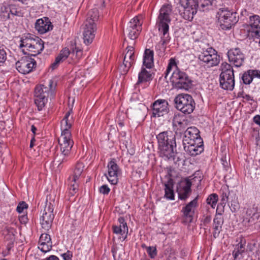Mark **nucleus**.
I'll list each match as a JSON object with an SVG mask.
<instances>
[{
    "label": "nucleus",
    "instance_id": "43",
    "mask_svg": "<svg viewBox=\"0 0 260 260\" xmlns=\"http://www.w3.org/2000/svg\"><path fill=\"white\" fill-rule=\"evenodd\" d=\"M218 200V196L216 193H212L209 196L206 201L208 204L210 205L212 208L214 209Z\"/></svg>",
    "mask_w": 260,
    "mask_h": 260
},
{
    "label": "nucleus",
    "instance_id": "10",
    "mask_svg": "<svg viewBox=\"0 0 260 260\" xmlns=\"http://www.w3.org/2000/svg\"><path fill=\"white\" fill-rule=\"evenodd\" d=\"M198 58L200 61L205 63L208 67L216 66L220 62V56L212 47H208L205 50L203 49Z\"/></svg>",
    "mask_w": 260,
    "mask_h": 260
},
{
    "label": "nucleus",
    "instance_id": "20",
    "mask_svg": "<svg viewBox=\"0 0 260 260\" xmlns=\"http://www.w3.org/2000/svg\"><path fill=\"white\" fill-rule=\"evenodd\" d=\"M254 78L260 79V70L249 69L244 72L240 78V82L246 85H250Z\"/></svg>",
    "mask_w": 260,
    "mask_h": 260
},
{
    "label": "nucleus",
    "instance_id": "60",
    "mask_svg": "<svg viewBox=\"0 0 260 260\" xmlns=\"http://www.w3.org/2000/svg\"><path fill=\"white\" fill-rule=\"evenodd\" d=\"M35 137H34L31 141H30V148H32L34 146V142L35 141Z\"/></svg>",
    "mask_w": 260,
    "mask_h": 260
},
{
    "label": "nucleus",
    "instance_id": "53",
    "mask_svg": "<svg viewBox=\"0 0 260 260\" xmlns=\"http://www.w3.org/2000/svg\"><path fill=\"white\" fill-rule=\"evenodd\" d=\"M110 191V188L107 185H103L99 188V191L100 193L106 195L108 194Z\"/></svg>",
    "mask_w": 260,
    "mask_h": 260
},
{
    "label": "nucleus",
    "instance_id": "55",
    "mask_svg": "<svg viewBox=\"0 0 260 260\" xmlns=\"http://www.w3.org/2000/svg\"><path fill=\"white\" fill-rule=\"evenodd\" d=\"M251 29V36L255 38L260 39V27Z\"/></svg>",
    "mask_w": 260,
    "mask_h": 260
},
{
    "label": "nucleus",
    "instance_id": "62",
    "mask_svg": "<svg viewBox=\"0 0 260 260\" xmlns=\"http://www.w3.org/2000/svg\"><path fill=\"white\" fill-rule=\"evenodd\" d=\"M0 260H7V259L6 258H2V259H1Z\"/></svg>",
    "mask_w": 260,
    "mask_h": 260
},
{
    "label": "nucleus",
    "instance_id": "54",
    "mask_svg": "<svg viewBox=\"0 0 260 260\" xmlns=\"http://www.w3.org/2000/svg\"><path fill=\"white\" fill-rule=\"evenodd\" d=\"M229 194V192L228 191H223L222 192V194L221 196V199L220 202L222 203V204H226V203L228 202Z\"/></svg>",
    "mask_w": 260,
    "mask_h": 260
},
{
    "label": "nucleus",
    "instance_id": "48",
    "mask_svg": "<svg viewBox=\"0 0 260 260\" xmlns=\"http://www.w3.org/2000/svg\"><path fill=\"white\" fill-rule=\"evenodd\" d=\"M6 59V52L4 47L0 45V66L5 62Z\"/></svg>",
    "mask_w": 260,
    "mask_h": 260
},
{
    "label": "nucleus",
    "instance_id": "45",
    "mask_svg": "<svg viewBox=\"0 0 260 260\" xmlns=\"http://www.w3.org/2000/svg\"><path fill=\"white\" fill-rule=\"evenodd\" d=\"M126 52L125 54L124 57L126 59H134L135 60V55L134 54V48L132 46H128L126 48Z\"/></svg>",
    "mask_w": 260,
    "mask_h": 260
},
{
    "label": "nucleus",
    "instance_id": "2",
    "mask_svg": "<svg viewBox=\"0 0 260 260\" xmlns=\"http://www.w3.org/2000/svg\"><path fill=\"white\" fill-rule=\"evenodd\" d=\"M173 72L170 77L172 82L177 88L188 90L192 86V80L183 71L178 69L175 58H171L169 60L167 70L165 72V78L173 70Z\"/></svg>",
    "mask_w": 260,
    "mask_h": 260
},
{
    "label": "nucleus",
    "instance_id": "21",
    "mask_svg": "<svg viewBox=\"0 0 260 260\" xmlns=\"http://www.w3.org/2000/svg\"><path fill=\"white\" fill-rule=\"evenodd\" d=\"M183 145H186L188 142H193L197 139H202L199 130L194 126L188 127L184 132Z\"/></svg>",
    "mask_w": 260,
    "mask_h": 260
},
{
    "label": "nucleus",
    "instance_id": "4",
    "mask_svg": "<svg viewBox=\"0 0 260 260\" xmlns=\"http://www.w3.org/2000/svg\"><path fill=\"white\" fill-rule=\"evenodd\" d=\"M55 86H53V81L49 80L44 84L38 85L35 90V103L39 111L43 110L48 102L49 95L53 97Z\"/></svg>",
    "mask_w": 260,
    "mask_h": 260
},
{
    "label": "nucleus",
    "instance_id": "18",
    "mask_svg": "<svg viewBox=\"0 0 260 260\" xmlns=\"http://www.w3.org/2000/svg\"><path fill=\"white\" fill-rule=\"evenodd\" d=\"M184 150L191 156H196L200 154L204 150L203 141L202 139H199L193 142H188L183 145Z\"/></svg>",
    "mask_w": 260,
    "mask_h": 260
},
{
    "label": "nucleus",
    "instance_id": "46",
    "mask_svg": "<svg viewBox=\"0 0 260 260\" xmlns=\"http://www.w3.org/2000/svg\"><path fill=\"white\" fill-rule=\"evenodd\" d=\"M27 208L28 205L25 202L22 201L18 204L16 210L19 213H24V210H26Z\"/></svg>",
    "mask_w": 260,
    "mask_h": 260
},
{
    "label": "nucleus",
    "instance_id": "16",
    "mask_svg": "<svg viewBox=\"0 0 260 260\" xmlns=\"http://www.w3.org/2000/svg\"><path fill=\"white\" fill-rule=\"evenodd\" d=\"M169 111L168 103L165 100H157L152 106L151 117H158L164 116Z\"/></svg>",
    "mask_w": 260,
    "mask_h": 260
},
{
    "label": "nucleus",
    "instance_id": "9",
    "mask_svg": "<svg viewBox=\"0 0 260 260\" xmlns=\"http://www.w3.org/2000/svg\"><path fill=\"white\" fill-rule=\"evenodd\" d=\"M217 15L220 27L223 30L230 29L239 20L237 13L229 10L227 8L219 9Z\"/></svg>",
    "mask_w": 260,
    "mask_h": 260
},
{
    "label": "nucleus",
    "instance_id": "44",
    "mask_svg": "<svg viewBox=\"0 0 260 260\" xmlns=\"http://www.w3.org/2000/svg\"><path fill=\"white\" fill-rule=\"evenodd\" d=\"M78 190V185L76 183V181L72 179L70 182V187L69 189V196L70 197L74 196Z\"/></svg>",
    "mask_w": 260,
    "mask_h": 260
},
{
    "label": "nucleus",
    "instance_id": "49",
    "mask_svg": "<svg viewBox=\"0 0 260 260\" xmlns=\"http://www.w3.org/2000/svg\"><path fill=\"white\" fill-rule=\"evenodd\" d=\"M226 204H222V203H220L218 204L216 209V215L218 216H220L222 215L224 211V207Z\"/></svg>",
    "mask_w": 260,
    "mask_h": 260
},
{
    "label": "nucleus",
    "instance_id": "15",
    "mask_svg": "<svg viewBox=\"0 0 260 260\" xmlns=\"http://www.w3.org/2000/svg\"><path fill=\"white\" fill-rule=\"evenodd\" d=\"M108 174L106 175L108 181L113 185H116L118 182V176L121 174V170L114 159L108 162Z\"/></svg>",
    "mask_w": 260,
    "mask_h": 260
},
{
    "label": "nucleus",
    "instance_id": "23",
    "mask_svg": "<svg viewBox=\"0 0 260 260\" xmlns=\"http://www.w3.org/2000/svg\"><path fill=\"white\" fill-rule=\"evenodd\" d=\"M52 246L50 236L47 234H42L39 241L38 248L43 252L49 251Z\"/></svg>",
    "mask_w": 260,
    "mask_h": 260
},
{
    "label": "nucleus",
    "instance_id": "27",
    "mask_svg": "<svg viewBox=\"0 0 260 260\" xmlns=\"http://www.w3.org/2000/svg\"><path fill=\"white\" fill-rule=\"evenodd\" d=\"M54 218L53 213H43L40 218V223L43 229L48 231L51 227L52 223Z\"/></svg>",
    "mask_w": 260,
    "mask_h": 260
},
{
    "label": "nucleus",
    "instance_id": "22",
    "mask_svg": "<svg viewBox=\"0 0 260 260\" xmlns=\"http://www.w3.org/2000/svg\"><path fill=\"white\" fill-rule=\"evenodd\" d=\"M35 28L40 34H44L52 29L53 25L48 18L39 19L35 23Z\"/></svg>",
    "mask_w": 260,
    "mask_h": 260
},
{
    "label": "nucleus",
    "instance_id": "12",
    "mask_svg": "<svg viewBox=\"0 0 260 260\" xmlns=\"http://www.w3.org/2000/svg\"><path fill=\"white\" fill-rule=\"evenodd\" d=\"M212 0H196L197 5H194L193 8L190 10H186L184 19L187 20H192L193 16L197 13L198 9L201 11H205L209 9L211 6Z\"/></svg>",
    "mask_w": 260,
    "mask_h": 260
},
{
    "label": "nucleus",
    "instance_id": "19",
    "mask_svg": "<svg viewBox=\"0 0 260 260\" xmlns=\"http://www.w3.org/2000/svg\"><path fill=\"white\" fill-rule=\"evenodd\" d=\"M198 206V197H196L192 201L188 203L185 207H183L181 212L185 222H191L194 213V210Z\"/></svg>",
    "mask_w": 260,
    "mask_h": 260
},
{
    "label": "nucleus",
    "instance_id": "33",
    "mask_svg": "<svg viewBox=\"0 0 260 260\" xmlns=\"http://www.w3.org/2000/svg\"><path fill=\"white\" fill-rule=\"evenodd\" d=\"M186 121L182 115L180 113L175 114L173 119V126L184 128L186 125Z\"/></svg>",
    "mask_w": 260,
    "mask_h": 260
},
{
    "label": "nucleus",
    "instance_id": "52",
    "mask_svg": "<svg viewBox=\"0 0 260 260\" xmlns=\"http://www.w3.org/2000/svg\"><path fill=\"white\" fill-rule=\"evenodd\" d=\"M61 256L63 260H72L73 252L70 250H67L65 253L61 254Z\"/></svg>",
    "mask_w": 260,
    "mask_h": 260
},
{
    "label": "nucleus",
    "instance_id": "56",
    "mask_svg": "<svg viewBox=\"0 0 260 260\" xmlns=\"http://www.w3.org/2000/svg\"><path fill=\"white\" fill-rule=\"evenodd\" d=\"M19 219L20 222L21 223H23V224L26 223L28 221L27 214H24V215L20 216L19 217Z\"/></svg>",
    "mask_w": 260,
    "mask_h": 260
},
{
    "label": "nucleus",
    "instance_id": "34",
    "mask_svg": "<svg viewBox=\"0 0 260 260\" xmlns=\"http://www.w3.org/2000/svg\"><path fill=\"white\" fill-rule=\"evenodd\" d=\"M179 5L181 7L180 11L182 12L181 15L184 18L186 10H190L191 8H193V5H197V4L196 3V0H181Z\"/></svg>",
    "mask_w": 260,
    "mask_h": 260
},
{
    "label": "nucleus",
    "instance_id": "50",
    "mask_svg": "<svg viewBox=\"0 0 260 260\" xmlns=\"http://www.w3.org/2000/svg\"><path fill=\"white\" fill-rule=\"evenodd\" d=\"M147 252L151 258H154L156 254V249L155 247L149 246L147 248Z\"/></svg>",
    "mask_w": 260,
    "mask_h": 260
},
{
    "label": "nucleus",
    "instance_id": "1",
    "mask_svg": "<svg viewBox=\"0 0 260 260\" xmlns=\"http://www.w3.org/2000/svg\"><path fill=\"white\" fill-rule=\"evenodd\" d=\"M172 7L170 5H163L159 10V14L156 21V26L160 37L158 46L160 49L165 51L167 45L170 42L171 37L169 34V23L171 22L170 14Z\"/></svg>",
    "mask_w": 260,
    "mask_h": 260
},
{
    "label": "nucleus",
    "instance_id": "17",
    "mask_svg": "<svg viewBox=\"0 0 260 260\" xmlns=\"http://www.w3.org/2000/svg\"><path fill=\"white\" fill-rule=\"evenodd\" d=\"M19 12L15 6L4 3L0 6V19L6 21L14 16H18Z\"/></svg>",
    "mask_w": 260,
    "mask_h": 260
},
{
    "label": "nucleus",
    "instance_id": "37",
    "mask_svg": "<svg viewBox=\"0 0 260 260\" xmlns=\"http://www.w3.org/2000/svg\"><path fill=\"white\" fill-rule=\"evenodd\" d=\"M134 62V59H126L125 57H124L123 64L121 65L120 67L121 74L123 75L126 74Z\"/></svg>",
    "mask_w": 260,
    "mask_h": 260
},
{
    "label": "nucleus",
    "instance_id": "30",
    "mask_svg": "<svg viewBox=\"0 0 260 260\" xmlns=\"http://www.w3.org/2000/svg\"><path fill=\"white\" fill-rule=\"evenodd\" d=\"M153 50L149 49L145 50L143 57V65L147 68L150 69L153 66Z\"/></svg>",
    "mask_w": 260,
    "mask_h": 260
},
{
    "label": "nucleus",
    "instance_id": "26",
    "mask_svg": "<svg viewBox=\"0 0 260 260\" xmlns=\"http://www.w3.org/2000/svg\"><path fill=\"white\" fill-rule=\"evenodd\" d=\"M72 110H70L66 113V115L61 122V134H71L70 129L71 128L73 123V118L71 116Z\"/></svg>",
    "mask_w": 260,
    "mask_h": 260
},
{
    "label": "nucleus",
    "instance_id": "25",
    "mask_svg": "<svg viewBox=\"0 0 260 260\" xmlns=\"http://www.w3.org/2000/svg\"><path fill=\"white\" fill-rule=\"evenodd\" d=\"M182 186L181 188L178 189L179 199L181 200H185L189 196L191 192V182L188 179H185L184 181L182 183Z\"/></svg>",
    "mask_w": 260,
    "mask_h": 260
},
{
    "label": "nucleus",
    "instance_id": "59",
    "mask_svg": "<svg viewBox=\"0 0 260 260\" xmlns=\"http://www.w3.org/2000/svg\"><path fill=\"white\" fill-rule=\"evenodd\" d=\"M242 98L244 99H245L247 101H253V97H252L251 96H250L249 94H245L244 95H243L242 96Z\"/></svg>",
    "mask_w": 260,
    "mask_h": 260
},
{
    "label": "nucleus",
    "instance_id": "5",
    "mask_svg": "<svg viewBox=\"0 0 260 260\" xmlns=\"http://www.w3.org/2000/svg\"><path fill=\"white\" fill-rule=\"evenodd\" d=\"M99 19V14L97 8H94L89 11L85 22L83 32L84 42L87 45L91 44L95 37L97 29L96 22Z\"/></svg>",
    "mask_w": 260,
    "mask_h": 260
},
{
    "label": "nucleus",
    "instance_id": "39",
    "mask_svg": "<svg viewBox=\"0 0 260 260\" xmlns=\"http://www.w3.org/2000/svg\"><path fill=\"white\" fill-rule=\"evenodd\" d=\"M15 231L14 228L7 226L3 230V234L7 240L12 241L15 239Z\"/></svg>",
    "mask_w": 260,
    "mask_h": 260
},
{
    "label": "nucleus",
    "instance_id": "24",
    "mask_svg": "<svg viewBox=\"0 0 260 260\" xmlns=\"http://www.w3.org/2000/svg\"><path fill=\"white\" fill-rule=\"evenodd\" d=\"M119 225L112 226L113 232L117 235L122 236L123 240H125L128 233V227L124 218L120 217L118 219Z\"/></svg>",
    "mask_w": 260,
    "mask_h": 260
},
{
    "label": "nucleus",
    "instance_id": "14",
    "mask_svg": "<svg viewBox=\"0 0 260 260\" xmlns=\"http://www.w3.org/2000/svg\"><path fill=\"white\" fill-rule=\"evenodd\" d=\"M35 64L36 61L34 59L26 56L16 63V68L19 73L26 74L32 71Z\"/></svg>",
    "mask_w": 260,
    "mask_h": 260
},
{
    "label": "nucleus",
    "instance_id": "6",
    "mask_svg": "<svg viewBox=\"0 0 260 260\" xmlns=\"http://www.w3.org/2000/svg\"><path fill=\"white\" fill-rule=\"evenodd\" d=\"M58 143L61 153L55 159L59 162L58 167H60L62 164L67 162L72 158L71 149L74 145L72 134H61L58 139Z\"/></svg>",
    "mask_w": 260,
    "mask_h": 260
},
{
    "label": "nucleus",
    "instance_id": "32",
    "mask_svg": "<svg viewBox=\"0 0 260 260\" xmlns=\"http://www.w3.org/2000/svg\"><path fill=\"white\" fill-rule=\"evenodd\" d=\"M152 79L151 74L148 72L145 68H142L141 71L138 75V80L135 86H137L140 83L149 81Z\"/></svg>",
    "mask_w": 260,
    "mask_h": 260
},
{
    "label": "nucleus",
    "instance_id": "29",
    "mask_svg": "<svg viewBox=\"0 0 260 260\" xmlns=\"http://www.w3.org/2000/svg\"><path fill=\"white\" fill-rule=\"evenodd\" d=\"M44 47L43 41L41 39L37 38V41L34 42L32 46L28 49V51L30 52L28 55L36 56L43 51Z\"/></svg>",
    "mask_w": 260,
    "mask_h": 260
},
{
    "label": "nucleus",
    "instance_id": "8",
    "mask_svg": "<svg viewBox=\"0 0 260 260\" xmlns=\"http://www.w3.org/2000/svg\"><path fill=\"white\" fill-rule=\"evenodd\" d=\"M175 108L184 114L193 112L196 103L192 97L188 94H179L174 99Z\"/></svg>",
    "mask_w": 260,
    "mask_h": 260
},
{
    "label": "nucleus",
    "instance_id": "7",
    "mask_svg": "<svg viewBox=\"0 0 260 260\" xmlns=\"http://www.w3.org/2000/svg\"><path fill=\"white\" fill-rule=\"evenodd\" d=\"M221 71L219 76L220 87L227 90L232 91L235 86L234 71L232 66L226 62H222L220 66Z\"/></svg>",
    "mask_w": 260,
    "mask_h": 260
},
{
    "label": "nucleus",
    "instance_id": "61",
    "mask_svg": "<svg viewBox=\"0 0 260 260\" xmlns=\"http://www.w3.org/2000/svg\"><path fill=\"white\" fill-rule=\"evenodd\" d=\"M31 131L32 133L35 135L36 134V132L37 131V128L34 125H32L31 126Z\"/></svg>",
    "mask_w": 260,
    "mask_h": 260
},
{
    "label": "nucleus",
    "instance_id": "3",
    "mask_svg": "<svg viewBox=\"0 0 260 260\" xmlns=\"http://www.w3.org/2000/svg\"><path fill=\"white\" fill-rule=\"evenodd\" d=\"M159 155L170 159L174 156L176 151V138L171 131H165L156 136Z\"/></svg>",
    "mask_w": 260,
    "mask_h": 260
},
{
    "label": "nucleus",
    "instance_id": "51",
    "mask_svg": "<svg viewBox=\"0 0 260 260\" xmlns=\"http://www.w3.org/2000/svg\"><path fill=\"white\" fill-rule=\"evenodd\" d=\"M72 53L73 55L75 54L76 58L77 59H79L81 57V56L82 55L83 51L81 49L75 47L74 49L73 48Z\"/></svg>",
    "mask_w": 260,
    "mask_h": 260
},
{
    "label": "nucleus",
    "instance_id": "31",
    "mask_svg": "<svg viewBox=\"0 0 260 260\" xmlns=\"http://www.w3.org/2000/svg\"><path fill=\"white\" fill-rule=\"evenodd\" d=\"M223 223V219L220 216L215 215L213 219V236L214 238H217L221 231L222 225Z\"/></svg>",
    "mask_w": 260,
    "mask_h": 260
},
{
    "label": "nucleus",
    "instance_id": "42",
    "mask_svg": "<svg viewBox=\"0 0 260 260\" xmlns=\"http://www.w3.org/2000/svg\"><path fill=\"white\" fill-rule=\"evenodd\" d=\"M260 17L258 15H253L249 18V25L251 29L260 27Z\"/></svg>",
    "mask_w": 260,
    "mask_h": 260
},
{
    "label": "nucleus",
    "instance_id": "57",
    "mask_svg": "<svg viewBox=\"0 0 260 260\" xmlns=\"http://www.w3.org/2000/svg\"><path fill=\"white\" fill-rule=\"evenodd\" d=\"M211 220V216L210 215H207L204 217L203 219V222L204 225H206L209 224Z\"/></svg>",
    "mask_w": 260,
    "mask_h": 260
},
{
    "label": "nucleus",
    "instance_id": "38",
    "mask_svg": "<svg viewBox=\"0 0 260 260\" xmlns=\"http://www.w3.org/2000/svg\"><path fill=\"white\" fill-rule=\"evenodd\" d=\"M255 213L256 210L254 207L247 208L246 211V216L244 217L243 221L248 224L254 222L253 216Z\"/></svg>",
    "mask_w": 260,
    "mask_h": 260
},
{
    "label": "nucleus",
    "instance_id": "13",
    "mask_svg": "<svg viewBox=\"0 0 260 260\" xmlns=\"http://www.w3.org/2000/svg\"><path fill=\"white\" fill-rule=\"evenodd\" d=\"M229 61L235 67H241L244 62L245 57L243 52L239 48H232L227 53Z\"/></svg>",
    "mask_w": 260,
    "mask_h": 260
},
{
    "label": "nucleus",
    "instance_id": "58",
    "mask_svg": "<svg viewBox=\"0 0 260 260\" xmlns=\"http://www.w3.org/2000/svg\"><path fill=\"white\" fill-rule=\"evenodd\" d=\"M253 120L255 123H256V124L260 126V115H255L253 117Z\"/></svg>",
    "mask_w": 260,
    "mask_h": 260
},
{
    "label": "nucleus",
    "instance_id": "35",
    "mask_svg": "<svg viewBox=\"0 0 260 260\" xmlns=\"http://www.w3.org/2000/svg\"><path fill=\"white\" fill-rule=\"evenodd\" d=\"M245 252V245L242 243L236 245L232 252L234 260H240L243 258V254Z\"/></svg>",
    "mask_w": 260,
    "mask_h": 260
},
{
    "label": "nucleus",
    "instance_id": "41",
    "mask_svg": "<svg viewBox=\"0 0 260 260\" xmlns=\"http://www.w3.org/2000/svg\"><path fill=\"white\" fill-rule=\"evenodd\" d=\"M37 39H34L32 38L26 37L24 39H22L21 40V43L20 44V47H25L26 49L28 51V49H29L34 44V42H36Z\"/></svg>",
    "mask_w": 260,
    "mask_h": 260
},
{
    "label": "nucleus",
    "instance_id": "28",
    "mask_svg": "<svg viewBox=\"0 0 260 260\" xmlns=\"http://www.w3.org/2000/svg\"><path fill=\"white\" fill-rule=\"evenodd\" d=\"M69 49L67 48H63L60 52L59 54L56 57L55 60L53 62L50 67L52 70L56 69L59 64L65 60L70 54Z\"/></svg>",
    "mask_w": 260,
    "mask_h": 260
},
{
    "label": "nucleus",
    "instance_id": "11",
    "mask_svg": "<svg viewBox=\"0 0 260 260\" xmlns=\"http://www.w3.org/2000/svg\"><path fill=\"white\" fill-rule=\"evenodd\" d=\"M143 18L142 15H139L135 17L128 22L126 29V32L128 37L131 39L134 40L140 35L142 30Z\"/></svg>",
    "mask_w": 260,
    "mask_h": 260
},
{
    "label": "nucleus",
    "instance_id": "40",
    "mask_svg": "<svg viewBox=\"0 0 260 260\" xmlns=\"http://www.w3.org/2000/svg\"><path fill=\"white\" fill-rule=\"evenodd\" d=\"M84 167V166L82 162H79L77 163L74 171V174L71 179H73L74 181H77L83 172Z\"/></svg>",
    "mask_w": 260,
    "mask_h": 260
},
{
    "label": "nucleus",
    "instance_id": "47",
    "mask_svg": "<svg viewBox=\"0 0 260 260\" xmlns=\"http://www.w3.org/2000/svg\"><path fill=\"white\" fill-rule=\"evenodd\" d=\"M54 210V206L53 204L51 202H48L47 200H46V204L45 205L43 212L48 213H53Z\"/></svg>",
    "mask_w": 260,
    "mask_h": 260
},
{
    "label": "nucleus",
    "instance_id": "36",
    "mask_svg": "<svg viewBox=\"0 0 260 260\" xmlns=\"http://www.w3.org/2000/svg\"><path fill=\"white\" fill-rule=\"evenodd\" d=\"M165 197L170 200H174V192L173 190V184L171 180L168 181L167 183L165 184Z\"/></svg>",
    "mask_w": 260,
    "mask_h": 260
}]
</instances>
